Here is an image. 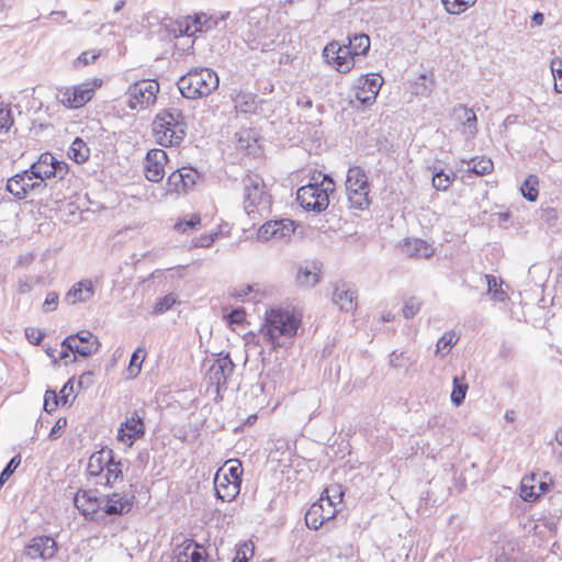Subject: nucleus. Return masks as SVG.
Here are the masks:
<instances>
[{
	"instance_id": "nucleus-1",
	"label": "nucleus",
	"mask_w": 562,
	"mask_h": 562,
	"mask_svg": "<svg viewBox=\"0 0 562 562\" xmlns=\"http://www.w3.org/2000/svg\"><path fill=\"white\" fill-rule=\"evenodd\" d=\"M301 321L293 313L280 307L269 308L265 313V323L260 328L266 342L273 349L281 347V338H292L296 335Z\"/></svg>"
},
{
	"instance_id": "nucleus-2",
	"label": "nucleus",
	"mask_w": 562,
	"mask_h": 562,
	"mask_svg": "<svg viewBox=\"0 0 562 562\" xmlns=\"http://www.w3.org/2000/svg\"><path fill=\"white\" fill-rule=\"evenodd\" d=\"M153 132L161 146H178L187 135V122L179 109L161 110L154 119Z\"/></svg>"
},
{
	"instance_id": "nucleus-3",
	"label": "nucleus",
	"mask_w": 562,
	"mask_h": 562,
	"mask_svg": "<svg viewBox=\"0 0 562 562\" xmlns=\"http://www.w3.org/2000/svg\"><path fill=\"white\" fill-rule=\"evenodd\" d=\"M218 76L210 68H195L180 77L177 82L180 93L186 99H199L217 89Z\"/></svg>"
},
{
	"instance_id": "nucleus-4",
	"label": "nucleus",
	"mask_w": 562,
	"mask_h": 562,
	"mask_svg": "<svg viewBox=\"0 0 562 562\" xmlns=\"http://www.w3.org/2000/svg\"><path fill=\"white\" fill-rule=\"evenodd\" d=\"M336 492L333 496L328 495L326 488L319 499L313 503L305 514V524L312 530H318L325 521L333 519L338 513L337 506L341 503L342 492L340 486L333 488Z\"/></svg>"
},
{
	"instance_id": "nucleus-5",
	"label": "nucleus",
	"mask_w": 562,
	"mask_h": 562,
	"mask_svg": "<svg viewBox=\"0 0 562 562\" xmlns=\"http://www.w3.org/2000/svg\"><path fill=\"white\" fill-rule=\"evenodd\" d=\"M335 189L334 181L325 176L321 183H308L296 192V200L306 211L322 212L329 204V192Z\"/></svg>"
},
{
	"instance_id": "nucleus-6",
	"label": "nucleus",
	"mask_w": 562,
	"mask_h": 562,
	"mask_svg": "<svg viewBox=\"0 0 562 562\" xmlns=\"http://www.w3.org/2000/svg\"><path fill=\"white\" fill-rule=\"evenodd\" d=\"M244 186V209L248 215L255 212V209L267 211L270 206L271 198L268 194L263 179L257 173H247L243 178Z\"/></svg>"
},
{
	"instance_id": "nucleus-7",
	"label": "nucleus",
	"mask_w": 562,
	"mask_h": 562,
	"mask_svg": "<svg viewBox=\"0 0 562 562\" xmlns=\"http://www.w3.org/2000/svg\"><path fill=\"white\" fill-rule=\"evenodd\" d=\"M345 184L351 207L366 210L370 205V186L364 170L359 166L350 167Z\"/></svg>"
},
{
	"instance_id": "nucleus-8",
	"label": "nucleus",
	"mask_w": 562,
	"mask_h": 562,
	"mask_svg": "<svg viewBox=\"0 0 562 562\" xmlns=\"http://www.w3.org/2000/svg\"><path fill=\"white\" fill-rule=\"evenodd\" d=\"M159 83L151 79H142L132 83L126 91V104L131 110L142 111L156 103Z\"/></svg>"
},
{
	"instance_id": "nucleus-9",
	"label": "nucleus",
	"mask_w": 562,
	"mask_h": 562,
	"mask_svg": "<svg viewBox=\"0 0 562 562\" xmlns=\"http://www.w3.org/2000/svg\"><path fill=\"white\" fill-rule=\"evenodd\" d=\"M29 172L31 177L44 183L45 179H64L68 173V165L57 160L50 153H44L40 156L37 161L31 165Z\"/></svg>"
},
{
	"instance_id": "nucleus-10",
	"label": "nucleus",
	"mask_w": 562,
	"mask_h": 562,
	"mask_svg": "<svg viewBox=\"0 0 562 562\" xmlns=\"http://www.w3.org/2000/svg\"><path fill=\"white\" fill-rule=\"evenodd\" d=\"M294 232V222L289 218L269 221L258 229V239L261 243H289Z\"/></svg>"
},
{
	"instance_id": "nucleus-11",
	"label": "nucleus",
	"mask_w": 562,
	"mask_h": 562,
	"mask_svg": "<svg viewBox=\"0 0 562 562\" xmlns=\"http://www.w3.org/2000/svg\"><path fill=\"white\" fill-rule=\"evenodd\" d=\"M61 347L70 349L74 355H79L80 357L86 358L99 350L100 342L91 331L80 330L75 335L66 337L61 341ZM75 361L76 356H74L70 362Z\"/></svg>"
},
{
	"instance_id": "nucleus-12",
	"label": "nucleus",
	"mask_w": 562,
	"mask_h": 562,
	"mask_svg": "<svg viewBox=\"0 0 562 562\" xmlns=\"http://www.w3.org/2000/svg\"><path fill=\"white\" fill-rule=\"evenodd\" d=\"M229 12L222 14L221 16L210 15L201 12L193 16H187L183 21L178 22L180 35L192 36L198 32H209L215 29L220 22L225 21Z\"/></svg>"
},
{
	"instance_id": "nucleus-13",
	"label": "nucleus",
	"mask_w": 562,
	"mask_h": 562,
	"mask_svg": "<svg viewBox=\"0 0 562 562\" xmlns=\"http://www.w3.org/2000/svg\"><path fill=\"white\" fill-rule=\"evenodd\" d=\"M323 56L326 63L333 66L337 71L346 74L355 66V57L346 44L337 41L328 43L323 49Z\"/></svg>"
},
{
	"instance_id": "nucleus-14",
	"label": "nucleus",
	"mask_w": 562,
	"mask_h": 562,
	"mask_svg": "<svg viewBox=\"0 0 562 562\" xmlns=\"http://www.w3.org/2000/svg\"><path fill=\"white\" fill-rule=\"evenodd\" d=\"M94 94V89L89 83H81L74 87L59 88L56 99L65 108L79 109L89 102Z\"/></svg>"
},
{
	"instance_id": "nucleus-15",
	"label": "nucleus",
	"mask_w": 562,
	"mask_h": 562,
	"mask_svg": "<svg viewBox=\"0 0 562 562\" xmlns=\"http://www.w3.org/2000/svg\"><path fill=\"white\" fill-rule=\"evenodd\" d=\"M383 78L378 74L361 76L355 85V97L362 105L372 104L382 87Z\"/></svg>"
},
{
	"instance_id": "nucleus-16",
	"label": "nucleus",
	"mask_w": 562,
	"mask_h": 562,
	"mask_svg": "<svg viewBox=\"0 0 562 562\" xmlns=\"http://www.w3.org/2000/svg\"><path fill=\"white\" fill-rule=\"evenodd\" d=\"M34 179V177H31L29 169L24 170L22 173H16L8 180L7 190L16 199L22 200L26 198L30 192L46 188L45 183L42 181H33Z\"/></svg>"
},
{
	"instance_id": "nucleus-17",
	"label": "nucleus",
	"mask_w": 562,
	"mask_h": 562,
	"mask_svg": "<svg viewBox=\"0 0 562 562\" xmlns=\"http://www.w3.org/2000/svg\"><path fill=\"white\" fill-rule=\"evenodd\" d=\"M58 550L57 542L49 536H36L25 546L24 554L35 560L37 558L43 561L52 560Z\"/></svg>"
},
{
	"instance_id": "nucleus-18",
	"label": "nucleus",
	"mask_w": 562,
	"mask_h": 562,
	"mask_svg": "<svg viewBox=\"0 0 562 562\" xmlns=\"http://www.w3.org/2000/svg\"><path fill=\"white\" fill-rule=\"evenodd\" d=\"M103 497L97 495V491L79 490L74 497V505L86 519L93 520L101 512Z\"/></svg>"
},
{
	"instance_id": "nucleus-19",
	"label": "nucleus",
	"mask_w": 562,
	"mask_h": 562,
	"mask_svg": "<svg viewBox=\"0 0 562 562\" xmlns=\"http://www.w3.org/2000/svg\"><path fill=\"white\" fill-rule=\"evenodd\" d=\"M235 364L229 355L220 356L209 368L206 378L211 385L216 387V393L226 389L227 378L232 375Z\"/></svg>"
},
{
	"instance_id": "nucleus-20",
	"label": "nucleus",
	"mask_w": 562,
	"mask_h": 562,
	"mask_svg": "<svg viewBox=\"0 0 562 562\" xmlns=\"http://www.w3.org/2000/svg\"><path fill=\"white\" fill-rule=\"evenodd\" d=\"M172 560L175 562H205L206 552L203 546L192 539H184L172 550Z\"/></svg>"
},
{
	"instance_id": "nucleus-21",
	"label": "nucleus",
	"mask_w": 562,
	"mask_h": 562,
	"mask_svg": "<svg viewBox=\"0 0 562 562\" xmlns=\"http://www.w3.org/2000/svg\"><path fill=\"white\" fill-rule=\"evenodd\" d=\"M167 154L162 149H150L145 158L144 172L147 180L159 182L165 177V164Z\"/></svg>"
},
{
	"instance_id": "nucleus-22",
	"label": "nucleus",
	"mask_w": 562,
	"mask_h": 562,
	"mask_svg": "<svg viewBox=\"0 0 562 562\" xmlns=\"http://www.w3.org/2000/svg\"><path fill=\"white\" fill-rule=\"evenodd\" d=\"M145 434L144 418L136 411L121 424L117 432V439L132 446L135 440L142 438Z\"/></svg>"
},
{
	"instance_id": "nucleus-23",
	"label": "nucleus",
	"mask_w": 562,
	"mask_h": 562,
	"mask_svg": "<svg viewBox=\"0 0 562 562\" xmlns=\"http://www.w3.org/2000/svg\"><path fill=\"white\" fill-rule=\"evenodd\" d=\"M323 263L318 260H307L300 266L296 273V283L300 286L312 288L321 281Z\"/></svg>"
},
{
	"instance_id": "nucleus-24",
	"label": "nucleus",
	"mask_w": 562,
	"mask_h": 562,
	"mask_svg": "<svg viewBox=\"0 0 562 562\" xmlns=\"http://www.w3.org/2000/svg\"><path fill=\"white\" fill-rule=\"evenodd\" d=\"M104 503L101 512L106 516H121L128 513L133 507V502L125 495L113 493L103 497Z\"/></svg>"
},
{
	"instance_id": "nucleus-25",
	"label": "nucleus",
	"mask_w": 562,
	"mask_h": 562,
	"mask_svg": "<svg viewBox=\"0 0 562 562\" xmlns=\"http://www.w3.org/2000/svg\"><path fill=\"white\" fill-rule=\"evenodd\" d=\"M215 495L223 502H231L240 492V484L233 482L227 477V474L221 475L217 473L214 479Z\"/></svg>"
},
{
	"instance_id": "nucleus-26",
	"label": "nucleus",
	"mask_w": 562,
	"mask_h": 562,
	"mask_svg": "<svg viewBox=\"0 0 562 562\" xmlns=\"http://www.w3.org/2000/svg\"><path fill=\"white\" fill-rule=\"evenodd\" d=\"M112 457L113 451L111 449H102L92 453L87 467L88 475L100 479L109 462L112 461Z\"/></svg>"
},
{
	"instance_id": "nucleus-27",
	"label": "nucleus",
	"mask_w": 562,
	"mask_h": 562,
	"mask_svg": "<svg viewBox=\"0 0 562 562\" xmlns=\"http://www.w3.org/2000/svg\"><path fill=\"white\" fill-rule=\"evenodd\" d=\"M356 292L348 288L345 283H336L333 293V302L339 306L341 311L351 312L356 308Z\"/></svg>"
},
{
	"instance_id": "nucleus-28",
	"label": "nucleus",
	"mask_w": 562,
	"mask_h": 562,
	"mask_svg": "<svg viewBox=\"0 0 562 562\" xmlns=\"http://www.w3.org/2000/svg\"><path fill=\"white\" fill-rule=\"evenodd\" d=\"M94 294L93 284L90 280H81L75 283L71 289L67 292L65 300L69 304H76L78 302H87Z\"/></svg>"
},
{
	"instance_id": "nucleus-29",
	"label": "nucleus",
	"mask_w": 562,
	"mask_h": 562,
	"mask_svg": "<svg viewBox=\"0 0 562 562\" xmlns=\"http://www.w3.org/2000/svg\"><path fill=\"white\" fill-rule=\"evenodd\" d=\"M234 106L237 112L244 114H254L257 112L259 101L257 95L250 92H239L234 99Z\"/></svg>"
},
{
	"instance_id": "nucleus-30",
	"label": "nucleus",
	"mask_w": 562,
	"mask_h": 562,
	"mask_svg": "<svg viewBox=\"0 0 562 562\" xmlns=\"http://www.w3.org/2000/svg\"><path fill=\"white\" fill-rule=\"evenodd\" d=\"M346 46L351 50L353 57L366 55L370 49V37L364 33L349 35Z\"/></svg>"
},
{
	"instance_id": "nucleus-31",
	"label": "nucleus",
	"mask_w": 562,
	"mask_h": 562,
	"mask_svg": "<svg viewBox=\"0 0 562 562\" xmlns=\"http://www.w3.org/2000/svg\"><path fill=\"white\" fill-rule=\"evenodd\" d=\"M487 284V294L495 302H505L508 299L506 291L502 289L503 280L497 279L495 276H484Z\"/></svg>"
},
{
	"instance_id": "nucleus-32",
	"label": "nucleus",
	"mask_w": 562,
	"mask_h": 562,
	"mask_svg": "<svg viewBox=\"0 0 562 562\" xmlns=\"http://www.w3.org/2000/svg\"><path fill=\"white\" fill-rule=\"evenodd\" d=\"M104 471L100 480L95 482L97 484L112 486L119 479H122L121 462H115L114 457Z\"/></svg>"
},
{
	"instance_id": "nucleus-33",
	"label": "nucleus",
	"mask_w": 562,
	"mask_h": 562,
	"mask_svg": "<svg viewBox=\"0 0 562 562\" xmlns=\"http://www.w3.org/2000/svg\"><path fill=\"white\" fill-rule=\"evenodd\" d=\"M89 156L90 148L80 137H76L68 149V157L78 164H82Z\"/></svg>"
},
{
	"instance_id": "nucleus-34",
	"label": "nucleus",
	"mask_w": 562,
	"mask_h": 562,
	"mask_svg": "<svg viewBox=\"0 0 562 562\" xmlns=\"http://www.w3.org/2000/svg\"><path fill=\"white\" fill-rule=\"evenodd\" d=\"M468 389L469 385L465 382V374L453 378L451 402L454 406H460L464 402Z\"/></svg>"
},
{
	"instance_id": "nucleus-35",
	"label": "nucleus",
	"mask_w": 562,
	"mask_h": 562,
	"mask_svg": "<svg viewBox=\"0 0 562 562\" xmlns=\"http://www.w3.org/2000/svg\"><path fill=\"white\" fill-rule=\"evenodd\" d=\"M494 168L493 161L486 157H476L468 161V171L476 176L490 173Z\"/></svg>"
},
{
	"instance_id": "nucleus-36",
	"label": "nucleus",
	"mask_w": 562,
	"mask_h": 562,
	"mask_svg": "<svg viewBox=\"0 0 562 562\" xmlns=\"http://www.w3.org/2000/svg\"><path fill=\"white\" fill-rule=\"evenodd\" d=\"M459 110L463 112V133L467 137H473L477 132V117L472 109H468L465 106L460 105Z\"/></svg>"
},
{
	"instance_id": "nucleus-37",
	"label": "nucleus",
	"mask_w": 562,
	"mask_h": 562,
	"mask_svg": "<svg viewBox=\"0 0 562 562\" xmlns=\"http://www.w3.org/2000/svg\"><path fill=\"white\" fill-rule=\"evenodd\" d=\"M201 225V216L199 214H190L179 220L173 228L180 233H191Z\"/></svg>"
},
{
	"instance_id": "nucleus-38",
	"label": "nucleus",
	"mask_w": 562,
	"mask_h": 562,
	"mask_svg": "<svg viewBox=\"0 0 562 562\" xmlns=\"http://www.w3.org/2000/svg\"><path fill=\"white\" fill-rule=\"evenodd\" d=\"M453 179H454V175L452 172L446 173L442 169L437 170L436 168H434L431 182H432V187L436 190H439V191L448 190L449 187L451 186Z\"/></svg>"
},
{
	"instance_id": "nucleus-39",
	"label": "nucleus",
	"mask_w": 562,
	"mask_h": 562,
	"mask_svg": "<svg viewBox=\"0 0 562 562\" xmlns=\"http://www.w3.org/2000/svg\"><path fill=\"white\" fill-rule=\"evenodd\" d=\"M459 337L454 331L445 333L439 340L437 341V350L436 352L441 357L448 355L451 348L458 342Z\"/></svg>"
},
{
	"instance_id": "nucleus-40",
	"label": "nucleus",
	"mask_w": 562,
	"mask_h": 562,
	"mask_svg": "<svg viewBox=\"0 0 562 562\" xmlns=\"http://www.w3.org/2000/svg\"><path fill=\"white\" fill-rule=\"evenodd\" d=\"M146 357L145 349L138 347L131 356L130 363L127 367V372L130 378H136L140 370H142V363Z\"/></svg>"
},
{
	"instance_id": "nucleus-41",
	"label": "nucleus",
	"mask_w": 562,
	"mask_h": 562,
	"mask_svg": "<svg viewBox=\"0 0 562 562\" xmlns=\"http://www.w3.org/2000/svg\"><path fill=\"white\" fill-rule=\"evenodd\" d=\"M446 11L450 14H461L470 7L474 5L476 0H441Z\"/></svg>"
},
{
	"instance_id": "nucleus-42",
	"label": "nucleus",
	"mask_w": 562,
	"mask_h": 562,
	"mask_svg": "<svg viewBox=\"0 0 562 562\" xmlns=\"http://www.w3.org/2000/svg\"><path fill=\"white\" fill-rule=\"evenodd\" d=\"M551 484H552L551 480L549 482L541 481L539 483V486H538L540 493H535L533 492L535 486L527 487V485L522 483V485H521V496L527 502H535V501H537L539 498V496L541 494H544V493L550 491Z\"/></svg>"
},
{
	"instance_id": "nucleus-43",
	"label": "nucleus",
	"mask_w": 562,
	"mask_h": 562,
	"mask_svg": "<svg viewBox=\"0 0 562 562\" xmlns=\"http://www.w3.org/2000/svg\"><path fill=\"white\" fill-rule=\"evenodd\" d=\"M538 178L537 176H529L521 186V193L525 199H527L530 202H533L538 198Z\"/></svg>"
},
{
	"instance_id": "nucleus-44",
	"label": "nucleus",
	"mask_w": 562,
	"mask_h": 562,
	"mask_svg": "<svg viewBox=\"0 0 562 562\" xmlns=\"http://www.w3.org/2000/svg\"><path fill=\"white\" fill-rule=\"evenodd\" d=\"M423 300L412 296L404 302L402 312L406 319L413 318L422 308Z\"/></svg>"
},
{
	"instance_id": "nucleus-45",
	"label": "nucleus",
	"mask_w": 562,
	"mask_h": 562,
	"mask_svg": "<svg viewBox=\"0 0 562 562\" xmlns=\"http://www.w3.org/2000/svg\"><path fill=\"white\" fill-rule=\"evenodd\" d=\"M183 173H181V168L171 172L167 179V191L180 193L183 192Z\"/></svg>"
},
{
	"instance_id": "nucleus-46",
	"label": "nucleus",
	"mask_w": 562,
	"mask_h": 562,
	"mask_svg": "<svg viewBox=\"0 0 562 562\" xmlns=\"http://www.w3.org/2000/svg\"><path fill=\"white\" fill-rule=\"evenodd\" d=\"M177 303V295L175 293H169L164 297L159 299L154 308L153 314L159 315L169 311Z\"/></svg>"
},
{
	"instance_id": "nucleus-47",
	"label": "nucleus",
	"mask_w": 562,
	"mask_h": 562,
	"mask_svg": "<svg viewBox=\"0 0 562 562\" xmlns=\"http://www.w3.org/2000/svg\"><path fill=\"white\" fill-rule=\"evenodd\" d=\"M181 173H183V192L192 189L200 178V173L191 167H182Z\"/></svg>"
},
{
	"instance_id": "nucleus-48",
	"label": "nucleus",
	"mask_w": 562,
	"mask_h": 562,
	"mask_svg": "<svg viewBox=\"0 0 562 562\" xmlns=\"http://www.w3.org/2000/svg\"><path fill=\"white\" fill-rule=\"evenodd\" d=\"M21 463L20 456L13 457L4 467L2 472L0 473V486L9 480V477L13 474V472L16 470L19 464Z\"/></svg>"
},
{
	"instance_id": "nucleus-49",
	"label": "nucleus",
	"mask_w": 562,
	"mask_h": 562,
	"mask_svg": "<svg viewBox=\"0 0 562 562\" xmlns=\"http://www.w3.org/2000/svg\"><path fill=\"white\" fill-rule=\"evenodd\" d=\"M231 465L227 469V477L233 481L241 484V475H243V467L238 460L228 461Z\"/></svg>"
},
{
	"instance_id": "nucleus-50",
	"label": "nucleus",
	"mask_w": 562,
	"mask_h": 562,
	"mask_svg": "<svg viewBox=\"0 0 562 562\" xmlns=\"http://www.w3.org/2000/svg\"><path fill=\"white\" fill-rule=\"evenodd\" d=\"M60 398L53 390H47L44 396V409L50 414L53 413L57 406L59 405Z\"/></svg>"
},
{
	"instance_id": "nucleus-51",
	"label": "nucleus",
	"mask_w": 562,
	"mask_h": 562,
	"mask_svg": "<svg viewBox=\"0 0 562 562\" xmlns=\"http://www.w3.org/2000/svg\"><path fill=\"white\" fill-rule=\"evenodd\" d=\"M259 286H255V285H243L240 288H232L229 289V295L232 297H235V299H243L245 297L246 295H249L254 292H259Z\"/></svg>"
},
{
	"instance_id": "nucleus-52",
	"label": "nucleus",
	"mask_w": 562,
	"mask_h": 562,
	"mask_svg": "<svg viewBox=\"0 0 562 562\" xmlns=\"http://www.w3.org/2000/svg\"><path fill=\"white\" fill-rule=\"evenodd\" d=\"M248 553L250 554V557H252V554H254V546H252V543H244V544H241L240 547H238V549L236 551V557L233 560V562H247L248 561V555H247Z\"/></svg>"
},
{
	"instance_id": "nucleus-53",
	"label": "nucleus",
	"mask_w": 562,
	"mask_h": 562,
	"mask_svg": "<svg viewBox=\"0 0 562 562\" xmlns=\"http://www.w3.org/2000/svg\"><path fill=\"white\" fill-rule=\"evenodd\" d=\"M59 302L58 293L55 291L48 292L43 303L42 310L45 313L53 312L57 308Z\"/></svg>"
},
{
	"instance_id": "nucleus-54",
	"label": "nucleus",
	"mask_w": 562,
	"mask_h": 562,
	"mask_svg": "<svg viewBox=\"0 0 562 562\" xmlns=\"http://www.w3.org/2000/svg\"><path fill=\"white\" fill-rule=\"evenodd\" d=\"M13 124L12 112L9 108H0V130L8 131Z\"/></svg>"
},
{
	"instance_id": "nucleus-55",
	"label": "nucleus",
	"mask_w": 562,
	"mask_h": 562,
	"mask_svg": "<svg viewBox=\"0 0 562 562\" xmlns=\"http://www.w3.org/2000/svg\"><path fill=\"white\" fill-rule=\"evenodd\" d=\"M25 336L31 344L36 346L40 345L43 340L44 333H42L40 329L27 327L25 328Z\"/></svg>"
},
{
	"instance_id": "nucleus-56",
	"label": "nucleus",
	"mask_w": 562,
	"mask_h": 562,
	"mask_svg": "<svg viewBox=\"0 0 562 562\" xmlns=\"http://www.w3.org/2000/svg\"><path fill=\"white\" fill-rule=\"evenodd\" d=\"M246 313L243 308H234L227 316L226 319L229 324H241L245 321Z\"/></svg>"
},
{
	"instance_id": "nucleus-57",
	"label": "nucleus",
	"mask_w": 562,
	"mask_h": 562,
	"mask_svg": "<svg viewBox=\"0 0 562 562\" xmlns=\"http://www.w3.org/2000/svg\"><path fill=\"white\" fill-rule=\"evenodd\" d=\"M67 426V418L59 417L53 428L50 429V432L48 435L50 440H56L60 436V431Z\"/></svg>"
},
{
	"instance_id": "nucleus-58",
	"label": "nucleus",
	"mask_w": 562,
	"mask_h": 562,
	"mask_svg": "<svg viewBox=\"0 0 562 562\" xmlns=\"http://www.w3.org/2000/svg\"><path fill=\"white\" fill-rule=\"evenodd\" d=\"M100 54L95 50H88L80 54V56L76 59L77 65H88L91 61H94Z\"/></svg>"
},
{
	"instance_id": "nucleus-59",
	"label": "nucleus",
	"mask_w": 562,
	"mask_h": 562,
	"mask_svg": "<svg viewBox=\"0 0 562 562\" xmlns=\"http://www.w3.org/2000/svg\"><path fill=\"white\" fill-rule=\"evenodd\" d=\"M419 80L422 82H416L415 93L422 94V95H428L431 92L432 88H431V85L426 83V80H427L426 75L425 74L420 75ZM430 83H432V82L430 81Z\"/></svg>"
},
{
	"instance_id": "nucleus-60",
	"label": "nucleus",
	"mask_w": 562,
	"mask_h": 562,
	"mask_svg": "<svg viewBox=\"0 0 562 562\" xmlns=\"http://www.w3.org/2000/svg\"><path fill=\"white\" fill-rule=\"evenodd\" d=\"M389 364L391 367H393V368H402V367H404L405 366L404 353L403 352H397L396 350H394L390 355Z\"/></svg>"
},
{
	"instance_id": "nucleus-61",
	"label": "nucleus",
	"mask_w": 562,
	"mask_h": 562,
	"mask_svg": "<svg viewBox=\"0 0 562 562\" xmlns=\"http://www.w3.org/2000/svg\"><path fill=\"white\" fill-rule=\"evenodd\" d=\"M407 250H411L407 256L415 258L418 256L419 251L422 250V258L423 259H429L434 256V248H406Z\"/></svg>"
},
{
	"instance_id": "nucleus-62",
	"label": "nucleus",
	"mask_w": 562,
	"mask_h": 562,
	"mask_svg": "<svg viewBox=\"0 0 562 562\" xmlns=\"http://www.w3.org/2000/svg\"><path fill=\"white\" fill-rule=\"evenodd\" d=\"M74 393V378L69 379L60 390V401L63 404L68 402V396Z\"/></svg>"
},
{
	"instance_id": "nucleus-63",
	"label": "nucleus",
	"mask_w": 562,
	"mask_h": 562,
	"mask_svg": "<svg viewBox=\"0 0 562 562\" xmlns=\"http://www.w3.org/2000/svg\"><path fill=\"white\" fill-rule=\"evenodd\" d=\"M93 376L94 374L92 371L83 372L78 379V387L90 386L93 383Z\"/></svg>"
},
{
	"instance_id": "nucleus-64",
	"label": "nucleus",
	"mask_w": 562,
	"mask_h": 562,
	"mask_svg": "<svg viewBox=\"0 0 562 562\" xmlns=\"http://www.w3.org/2000/svg\"><path fill=\"white\" fill-rule=\"evenodd\" d=\"M552 76L560 72L562 70V59L559 57H555L551 60L550 64Z\"/></svg>"
}]
</instances>
